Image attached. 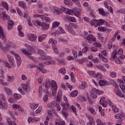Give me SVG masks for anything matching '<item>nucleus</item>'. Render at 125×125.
I'll list each match as a JSON object with an SVG mask.
<instances>
[{
    "label": "nucleus",
    "mask_w": 125,
    "mask_h": 125,
    "mask_svg": "<svg viewBox=\"0 0 125 125\" xmlns=\"http://www.w3.org/2000/svg\"><path fill=\"white\" fill-rule=\"evenodd\" d=\"M33 23L35 26H40V27H42V30L43 31H45V30H48L49 28V24L45 23H42V22L36 21H33Z\"/></svg>",
    "instance_id": "1"
},
{
    "label": "nucleus",
    "mask_w": 125,
    "mask_h": 125,
    "mask_svg": "<svg viewBox=\"0 0 125 125\" xmlns=\"http://www.w3.org/2000/svg\"><path fill=\"white\" fill-rule=\"evenodd\" d=\"M90 15L91 17H92V18H93V19H92V20H90L88 18L84 17L83 18V20H84V21L89 22V23H90V24L93 26V25H94V24H97V23H98V21H97V20L94 19L95 18V15H94V14H93V12H91L90 13Z\"/></svg>",
    "instance_id": "2"
},
{
    "label": "nucleus",
    "mask_w": 125,
    "mask_h": 125,
    "mask_svg": "<svg viewBox=\"0 0 125 125\" xmlns=\"http://www.w3.org/2000/svg\"><path fill=\"white\" fill-rule=\"evenodd\" d=\"M0 18L3 20V21H5L6 20H9L10 19V17L7 14H5V11L4 9L0 8Z\"/></svg>",
    "instance_id": "3"
},
{
    "label": "nucleus",
    "mask_w": 125,
    "mask_h": 125,
    "mask_svg": "<svg viewBox=\"0 0 125 125\" xmlns=\"http://www.w3.org/2000/svg\"><path fill=\"white\" fill-rule=\"evenodd\" d=\"M11 53H12V54H13V55L15 56V59L17 60V66L19 67V66L21 65V58L20 57V56H19V55L16 53V52H15L14 51H11Z\"/></svg>",
    "instance_id": "4"
},
{
    "label": "nucleus",
    "mask_w": 125,
    "mask_h": 125,
    "mask_svg": "<svg viewBox=\"0 0 125 125\" xmlns=\"http://www.w3.org/2000/svg\"><path fill=\"white\" fill-rule=\"evenodd\" d=\"M50 86L52 87L53 95H55L57 90V83H56V82L54 80L52 81Z\"/></svg>",
    "instance_id": "5"
},
{
    "label": "nucleus",
    "mask_w": 125,
    "mask_h": 125,
    "mask_svg": "<svg viewBox=\"0 0 125 125\" xmlns=\"http://www.w3.org/2000/svg\"><path fill=\"white\" fill-rule=\"evenodd\" d=\"M123 53H124V50H123L122 48L119 49V50L117 52V50L115 49L112 53V57L113 58V59H115V58H116V55H117V54H119V55H121L123 54Z\"/></svg>",
    "instance_id": "6"
},
{
    "label": "nucleus",
    "mask_w": 125,
    "mask_h": 125,
    "mask_svg": "<svg viewBox=\"0 0 125 125\" xmlns=\"http://www.w3.org/2000/svg\"><path fill=\"white\" fill-rule=\"evenodd\" d=\"M65 29L67 31H71L73 28L76 29V28H78V25L76 23H70L69 25L65 24Z\"/></svg>",
    "instance_id": "7"
},
{
    "label": "nucleus",
    "mask_w": 125,
    "mask_h": 125,
    "mask_svg": "<svg viewBox=\"0 0 125 125\" xmlns=\"http://www.w3.org/2000/svg\"><path fill=\"white\" fill-rule=\"evenodd\" d=\"M22 51L25 55L27 56L28 58H29V59H33L34 57L32 56V51L30 50H27L25 49H22Z\"/></svg>",
    "instance_id": "8"
},
{
    "label": "nucleus",
    "mask_w": 125,
    "mask_h": 125,
    "mask_svg": "<svg viewBox=\"0 0 125 125\" xmlns=\"http://www.w3.org/2000/svg\"><path fill=\"white\" fill-rule=\"evenodd\" d=\"M28 40L31 41V42H36V40L37 39V35L34 34H30L28 35Z\"/></svg>",
    "instance_id": "9"
},
{
    "label": "nucleus",
    "mask_w": 125,
    "mask_h": 125,
    "mask_svg": "<svg viewBox=\"0 0 125 125\" xmlns=\"http://www.w3.org/2000/svg\"><path fill=\"white\" fill-rule=\"evenodd\" d=\"M49 106V107H55V106L57 107V111H59L61 110V107H60V105L59 104H55V102H53V103H50V104H48V106Z\"/></svg>",
    "instance_id": "10"
},
{
    "label": "nucleus",
    "mask_w": 125,
    "mask_h": 125,
    "mask_svg": "<svg viewBox=\"0 0 125 125\" xmlns=\"http://www.w3.org/2000/svg\"><path fill=\"white\" fill-rule=\"evenodd\" d=\"M8 61L10 62V65H11L13 67H15V62H14V59L13 57L10 56V55L7 56Z\"/></svg>",
    "instance_id": "11"
},
{
    "label": "nucleus",
    "mask_w": 125,
    "mask_h": 125,
    "mask_svg": "<svg viewBox=\"0 0 125 125\" xmlns=\"http://www.w3.org/2000/svg\"><path fill=\"white\" fill-rule=\"evenodd\" d=\"M40 60L42 61V60H50L51 58L49 56H47L45 55H42L41 57H39Z\"/></svg>",
    "instance_id": "12"
},
{
    "label": "nucleus",
    "mask_w": 125,
    "mask_h": 125,
    "mask_svg": "<svg viewBox=\"0 0 125 125\" xmlns=\"http://www.w3.org/2000/svg\"><path fill=\"white\" fill-rule=\"evenodd\" d=\"M98 29L101 32H111V31H112V29H107L105 27L102 26H99Z\"/></svg>",
    "instance_id": "13"
},
{
    "label": "nucleus",
    "mask_w": 125,
    "mask_h": 125,
    "mask_svg": "<svg viewBox=\"0 0 125 125\" xmlns=\"http://www.w3.org/2000/svg\"><path fill=\"white\" fill-rule=\"evenodd\" d=\"M0 38L2 40H4V42H5V36H4V33H3V29H2V27L0 26Z\"/></svg>",
    "instance_id": "14"
},
{
    "label": "nucleus",
    "mask_w": 125,
    "mask_h": 125,
    "mask_svg": "<svg viewBox=\"0 0 125 125\" xmlns=\"http://www.w3.org/2000/svg\"><path fill=\"white\" fill-rule=\"evenodd\" d=\"M88 119L89 122L87 123V125H95L94 119H93L92 117H91V116H88Z\"/></svg>",
    "instance_id": "15"
},
{
    "label": "nucleus",
    "mask_w": 125,
    "mask_h": 125,
    "mask_svg": "<svg viewBox=\"0 0 125 125\" xmlns=\"http://www.w3.org/2000/svg\"><path fill=\"white\" fill-rule=\"evenodd\" d=\"M86 39L87 41H90L91 42H95L96 41V38L93 37L92 34H89L86 37Z\"/></svg>",
    "instance_id": "16"
},
{
    "label": "nucleus",
    "mask_w": 125,
    "mask_h": 125,
    "mask_svg": "<svg viewBox=\"0 0 125 125\" xmlns=\"http://www.w3.org/2000/svg\"><path fill=\"white\" fill-rule=\"evenodd\" d=\"M97 21H98V23H95L93 25V26H95V27H98V26H100V25H101V24H104V23H105L106 22L102 19H100V20H99V21L97 20Z\"/></svg>",
    "instance_id": "17"
},
{
    "label": "nucleus",
    "mask_w": 125,
    "mask_h": 125,
    "mask_svg": "<svg viewBox=\"0 0 125 125\" xmlns=\"http://www.w3.org/2000/svg\"><path fill=\"white\" fill-rule=\"evenodd\" d=\"M39 17H40L42 20H45L46 22H50V18L45 17L44 15L40 16L38 15Z\"/></svg>",
    "instance_id": "18"
},
{
    "label": "nucleus",
    "mask_w": 125,
    "mask_h": 125,
    "mask_svg": "<svg viewBox=\"0 0 125 125\" xmlns=\"http://www.w3.org/2000/svg\"><path fill=\"white\" fill-rule=\"evenodd\" d=\"M62 105L63 106V110H67V109H69V103L68 102H65V103H62Z\"/></svg>",
    "instance_id": "19"
},
{
    "label": "nucleus",
    "mask_w": 125,
    "mask_h": 125,
    "mask_svg": "<svg viewBox=\"0 0 125 125\" xmlns=\"http://www.w3.org/2000/svg\"><path fill=\"white\" fill-rule=\"evenodd\" d=\"M46 34H43L41 36H39L38 38V41L40 42H42L46 38Z\"/></svg>",
    "instance_id": "20"
},
{
    "label": "nucleus",
    "mask_w": 125,
    "mask_h": 125,
    "mask_svg": "<svg viewBox=\"0 0 125 125\" xmlns=\"http://www.w3.org/2000/svg\"><path fill=\"white\" fill-rule=\"evenodd\" d=\"M124 113H121L117 114L115 116V118L117 120H120V119H122L123 117H124Z\"/></svg>",
    "instance_id": "21"
},
{
    "label": "nucleus",
    "mask_w": 125,
    "mask_h": 125,
    "mask_svg": "<svg viewBox=\"0 0 125 125\" xmlns=\"http://www.w3.org/2000/svg\"><path fill=\"white\" fill-rule=\"evenodd\" d=\"M50 83H51V82H50L49 80H48L47 82H46L45 85L46 90H48V89H49V87H50Z\"/></svg>",
    "instance_id": "22"
},
{
    "label": "nucleus",
    "mask_w": 125,
    "mask_h": 125,
    "mask_svg": "<svg viewBox=\"0 0 125 125\" xmlns=\"http://www.w3.org/2000/svg\"><path fill=\"white\" fill-rule=\"evenodd\" d=\"M86 82H85V81L83 82L82 84H81V85L79 86V88L82 89H84V88H85L86 86Z\"/></svg>",
    "instance_id": "23"
},
{
    "label": "nucleus",
    "mask_w": 125,
    "mask_h": 125,
    "mask_svg": "<svg viewBox=\"0 0 125 125\" xmlns=\"http://www.w3.org/2000/svg\"><path fill=\"white\" fill-rule=\"evenodd\" d=\"M0 108L7 109V103L4 102L3 104H1V102H0Z\"/></svg>",
    "instance_id": "24"
},
{
    "label": "nucleus",
    "mask_w": 125,
    "mask_h": 125,
    "mask_svg": "<svg viewBox=\"0 0 125 125\" xmlns=\"http://www.w3.org/2000/svg\"><path fill=\"white\" fill-rule=\"evenodd\" d=\"M5 91L8 95H12V91L9 88H5Z\"/></svg>",
    "instance_id": "25"
},
{
    "label": "nucleus",
    "mask_w": 125,
    "mask_h": 125,
    "mask_svg": "<svg viewBox=\"0 0 125 125\" xmlns=\"http://www.w3.org/2000/svg\"><path fill=\"white\" fill-rule=\"evenodd\" d=\"M13 97L15 99L18 100L19 99H21V95L18 93H15L14 94Z\"/></svg>",
    "instance_id": "26"
},
{
    "label": "nucleus",
    "mask_w": 125,
    "mask_h": 125,
    "mask_svg": "<svg viewBox=\"0 0 125 125\" xmlns=\"http://www.w3.org/2000/svg\"><path fill=\"white\" fill-rule=\"evenodd\" d=\"M67 21H70L71 22H76V19L73 17H68L66 18Z\"/></svg>",
    "instance_id": "27"
},
{
    "label": "nucleus",
    "mask_w": 125,
    "mask_h": 125,
    "mask_svg": "<svg viewBox=\"0 0 125 125\" xmlns=\"http://www.w3.org/2000/svg\"><path fill=\"white\" fill-rule=\"evenodd\" d=\"M20 6H21L22 8H27V6L26 5V3L25 2H21L19 3Z\"/></svg>",
    "instance_id": "28"
},
{
    "label": "nucleus",
    "mask_w": 125,
    "mask_h": 125,
    "mask_svg": "<svg viewBox=\"0 0 125 125\" xmlns=\"http://www.w3.org/2000/svg\"><path fill=\"white\" fill-rule=\"evenodd\" d=\"M58 26H59V22L55 21L53 23L52 29H55V28H57Z\"/></svg>",
    "instance_id": "29"
},
{
    "label": "nucleus",
    "mask_w": 125,
    "mask_h": 125,
    "mask_svg": "<svg viewBox=\"0 0 125 125\" xmlns=\"http://www.w3.org/2000/svg\"><path fill=\"white\" fill-rule=\"evenodd\" d=\"M21 87L23 90H25V92H27V88H28V86L26 84H21Z\"/></svg>",
    "instance_id": "30"
},
{
    "label": "nucleus",
    "mask_w": 125,
    "mask_h": 125,
    "mask_svg": "<svg viewBox=\"0 0 125 125\" xmlns=\"http://www.w3.org/2000/svg\"><path fill=\"white\" fill-rule=\"evenodd\" d=\"M64 9L65 10V12L66 13H67V14H70L71 15V14H72V13H74V12H75V11H74V10H72L71 9H66L64 8Z\"/></svg>",
    "instance_id": "31"
},
{
    "label": "nucleus",
    "mask_w": 125,
    "mask_h": 125,
    "mask_svg": "<svg viewBox=\"0 0 125 125\" xmlns=\"http://www.w3.org/2000/svg\"><path fill=\"white\" fill-rule=\"evenodd\" d=\"M30 107H31V109H33V110H36V109L38 107H39V104H30Z\"/></svg>",
    "instance_id": "32"
},
{
    "label": "nucleus",
    "mask_w": 125,
    "mask_h": 125,
    "mask_svg": "<svg viewBox=\"0 0 125 125\" xmlns=\"http://www.w3.org/2000/svg\"><path fill=\"white\" fill-rule=\"evenodd\" d=\"M59 72L62 74V75H65L66 74V69L64 68H62L59 70Z\"/></svg>",
    "instance_id": "33"
},
{
    "label": "nucleus",
    "mask_w": 125,
    "mask_h": 125,
    "mask_svg": "<svg viewBox=\"0 0 125 125\" xmlns=\"http://www.w3.org/2000/svg\"><path fill=\"white\" fill-rule=\"evenodd\" d=\"M71 81L73 83H76V79L75 78V74L73 72L71 73Z\"/></svg>",
    "instance_id": "34"
},
{
    "label": "nucleus",
    "mask_w": 125,
    "mask_h": 125,
    "mask_svg": "<svg viewBox=\"0 0 125 125\" xmlns=\"http://www.w3.org/2000/svg\"><path fill=\"white\" fill-rule=\"evenodd\" d=\"M71 96L72 97H76V96H77V95H78V91H73L71 94H70Z\"/></svg>",
    "instance_id": "35"
},
{
    "label": "nucleus",
    "mask_w": 125,
    "mask_h": 125,
    "mask_svg": "<svg viewBox=\"0 0 125 125\" xmlns=\"http://www.w3.org/2000/svg\"><path fill=\"white\" fill-rule=\"evenodd\" d=\"M99 12L100 14L102 15V16H105V15H106V13H105V11H104L102 9H99Z\"/></svg>",
    "instance_id": "36"
},
{
    "label": "nucleus",
    "mask_w": 125,
    "mask_h": 125,
    "mask_svg": "<svg viewBox=\"0 0 125 125\" xmlns=\"http://www.w3.org/2000/svg\"><path fill=\"white\" fill-rule=\"evenodd\" d=\"M99 56L100 58H102V59L103 60V61L104 62H107L108 60H107V59L105 58V57H104L102 55V54H99Z\"/></svg>",
    "instance_id": "37"
},
{
    "label": "nucleus",
    "mask_w": 125,
    "mask_h": 125,
    "mask_svg": "<svg viewBox=\"0 0 125 125\" xmlns=\"http://www.w3.org/2000/svg\"><path fill=\"white\" fill-rule=\"evenodd\" d=\"M97 68L99 69L100 70H101V71H103L104 72H106V69H105V68H104V67L102 65H99L97 66Z\"/></svg>",
    "instance_id": "38"
},
{
    "label": "nucleus",
    "mask_w": 125,
    "mask_h": 125,
    "mask_svg": "<svg viewBox=\"0 0 125 125\" xmlns=\"http://www.w3.org/2000/svg\"><path fill=\"white\" fill-rule=\"evenodd\" d=\"M8 78V82H10V83H12L13 81H14V77L13 76H7Z\"/></svg>",
    "instance_id": "39"
},
{
    "label": "nucleus",
    "mask_w": 125,
    "mask_h": 125,
    "mask_svg": "<svg viewBox=\"0 0 125 125\" xmlns=\"http://www.w3.org/2000/svg\"><path fill=\"white\" fill-rule=\"evenodd\" d=\"M2 6H3V7L6 8V9L8 10V4H7V3H6V2H2Z\"/></svg>",
    "instance_id": "40"
},
{
    "label": "nucleus",
    "mask_w": 125,
    "mask_h": 125,
    "mask_svg": "<svg viewBox=\"0 0 125 125\" xmlns=\"http://www.w3.org/2000/svg\"><path fill=\"white\" fill-rule=\"evenodd\" d=\"M37 69L38 70L41 71L42 73H43V74H44V73H46V71L45 69L40 67V66H38L37 67Z\"/></svg>",
    "instance_id": "41"
},
{
    "label": "nucleus",
    "mask_w": 125,
    "mask_h": 125,
    "mask_svg": "<svg viewBox=\"0 0 125 125\" xmlns=\"http://www.w3.org/2000/svg\"><path fill=\"white\" fill-rule=\"evenodd\" d=\"M3 63L4 64V66H5V67H7V68H9L10 69H11V66H10V64H9L8 62H7L6 61H4Z\"/></svg>",
    "instance_id": "42"
},
{
    "label": "nucleus",
    "mask_w": 125,
    "mask_h": 125,
    "mask_svg": "<svg viewBox=\"0 0 125 125\" xmlns=\"http://www.w3.org/2000/svg\"><path fill=\"white\" fill-rule=\"evenodd\" d=\"M57 62L62 64V65H65V62L63 59H58Z\"/></svg>",
    "instance_id": "43"
},
{
    "label": "nucleus",
    "mask_w": 125,
    "mask_h": 125,
    "mask_svg": "<svg viewBox=\"0 0 125 125\" xmlns=\"http://www.w3.org/2000/svg\"><path fill=\"white\" fill-rule=\"evenodd\" d=\"M42 106H40L36 111V114H39V113H41V112H42Z\"/></svg>",
    "instance_id": "44"
},
{
    "label": "nucleus",
    "mask_w": 125,
    "mask_h": 125,
    "mask_svg": "<svg viewBox=\"0 0 125 125\" xmlns=\"http://www.w3.org/2000/svg\"><path fill=\"white\" fill-rule=\"evenodd\" d=\"M119 81H120V83H123L122 84V91L124 93H125V84L123 83V81H122V80H120Z\"/></svg>",
    "instance_id": "45"
},
{
    "label": "nucleus",
    "mask_w": 125,
    "mask_h": 125,
    "mask_svg": "<svg viewBox=\"0 0 125 125\" xmlns=\"http://www.w3.org/2000/svg\"><path fill=\"white\" fill-rule=\"evenodd\" d=\"M99 84L100 85H101L102 86H105V82L103 80H100L99 82Z\"/></svg>",
    "instance_id": "46"
},
{
    "label": "nucleus",
    "mask_w": 125,
    "mask_h": 125,
    "mask_svg": "<svg viewBox=\"0 0 125 125\" xmlns=\"http://www.w3.org/2000/svg\"><path fill=\"white\" fill-rule=\"evenodd\" d=\"M88 74H89L90 76H92V77H96V75H95V73H94L93 71H88Z\"/></svg>",
    "instance_id": "47"
},
{
    "label": "nucleus",
    "mask_w": 125,
    "mask_h": 125,
    "mask_svg": "<svg viewBox=\"0 0 125 125\" xmlns=\"http://www.w3.org/2000/svg\"><path fill=\"white\" fill-rule=\"evenodd\" d=\"M72 1L75 2L76 4L78 5V6H81V4H80V0H72Z\"/></svg>",
    "instance_id": "48"
},
{
    "label": "nucleus",
    "mask_w": 125,
    "mask_h": 125,
    "mask_svg": "<svg viewBox=\"0 0 125 125\" xmlns=\"http://www.w3.org/2000/svg\"><path fill=\"white\" fill-rule=\"evenodd\" d=\"M71 108L72 110L73 111V112L74 113V114H75V115H76V116L77 115V110H76V107H75V106L74 105H72L71 106Z\"/></svg>",
    "instance_id": "49"
},
{
    "label": "nucleus",
    "mask_w": 125,
    "mask_h": 125,
    "mask_svg": "<svg viewBox=\"0 0 125 125\" xmlns=\"http://www.w3.org/2000/svg\"><path fill=\"white\" fill-rule=\"evenodd\" d=\"M109 102H110V100H108L106 101V102H105V103H103V104H101L103 107H107V103H109Z\"/></svg>",
    "instance_id": "50"
},
{
    "label": "nucleus",
    "mask_w": 125,
    "mask_h": 125,
    "mask_svg": "<svg viewBox=\"0 0 125 125\" xmlns=\"http://www.w3.org/2000/svg\"><path fill=\"white\" fill-rule=\"evenodd\" d=\"M108 47L109 49H112V47H113V43L112 42H108Z\"/></svg>",
    "instance_id": "51"
},
{
    "label": "nucleus",
    "mask_w": 125,
    "mask_h": 125,
    "mask_svg": "<svg viewBox=\"0 0 125 125\" xmlns=\"http://www.w3.org/2000/svg\"><path fill=\"white\" fill-rule=\"evenodd\" d=\"M14 109H19L20 107V105H18L17 104H14L12 105Z\"/></svg>",
    "instance_id": "52"
},
{
    "label": "nucleus",
    "mask_w": 125,
    "mask_h": 125,
    "mask_svg": "<svg viewBox=\"0 0 125 125\" xmlns=\"http://www.w3.org/2000/svg\"><path fill=\"white\" fill-rule=\"evenodd\" d=\"M52 35L53 36H58V35H60V32H58V31H57V32H53L52 33Z\"/></svg>",
    "instance_id": "53"
},
{
    "label": "nucleus",
    "mask_w": 125,
    "mask_h": 125,
    "mask_svg": "<svg viewBox=\"0 0 125 125\" xmlns=\"http://www.w3.org/2000/svg\"><path fill=\"white\" fill-rule=\"evenodd\" d=\"M110 76L112 77V78H115V77L117 76V74L116 73V72H111L110 73Z\"/></svg>",
    "instance_id": "54"
},
{
    "label": "nucleus",
    "mask_w": 125,
    "mask_h": 125,
    "mask_svg": "<svg viewBox=\"0 0 125 125\" xmlns=\"http://www.w3.org/2000/svg\"><path fill=\"white\" fill-rule=\"evenodd\" d=\"M116 94H117L118 95V96H121V95H122V92L120 91H119V90H116L115 91Z\"/></svg>",
    "instance_id": "55"
},
{
    "label": "nucleus",
    "mask_w": 125,
    "mask_h": 125,
    "mask_svg": "<svg viewBox=\"0 0 125 125\" xmlns=\"http://www.w3.org/2000/svg\"><path fill=\"white\" fill-rule=\"evenodd\" d=\"M97 125H103V123H102V121L100 120V119L97 120Z\"/></svg>",
    "instance_id": "56"
},
{
    "label": "nucleus",
    "mask_w": 125,
    "mask_h": 125,
    "mask_svg": "<svg viewBox=\"0 0 125 125\" xmlns=\"http://www.w3.org/2000/svg\"><path fill=\"white\" fill-rule=\"evenodd\" d=\"M64 3L65 5H69V4L71 3V1L69 0H64Z\"/></svg>",
    "instance_id": "57"
},
{
    "label": "nucleus",
    "mask_w": 125,
    "mask_h": 125,
    "mask_svg": "<svg viewBox=\"0 0 125 125\" xmlns=\"http://www.w3.org/2000/svg\"><path fill=\"white\" fill-rule=\"evenodd\" d=\"M54 51L55 53L57 54H58L59 53V51L58 50V49L56 48V47L54 46L53 47Z\"/></svg>",
    "instance_id": "58"
},
{
    "label": "nucleus",
    "mask_w": 125,
    "mask_h": 125,
    "mask_svg": "<svg viewBox=\"0 0 125 125\" xmlns=\"http://www.w3.org/2000/svg\"><path fill=\"white\" fill-rule=\"evenodd\" d=\"M54 13H56V14H57V15H60V14L61 12L59 11L58 9H55L54 11Z\"/></svg>",
    "instance_id": "59"
},
{
    "label": "nucleus",
    "mask_w": 125,
    "mask_h": 125,
    "mask_svg": "<svg viewBox=\"0 0 125 125\" xmlns=\"http://www.w3.org/2000/svg\"><path fill=\"white\" fill-rule=\"evenodd\" d=\"M17 11L19 15L20 16H22V13L21 12V10H20V9L19 8H17Z\"/></svg>",
    "instance_id": "60"
},
{
    "label": "nucleus",
    "mask_w": 125,
    "mask_h": 125,
    "mask_svg": "<svg viewBox=\"0 0 125 125\" xmlns=\"http://www.w3.org/2000/svg\"><path fill=\"white\" fill-rule=\"evenodd\" d=\"M59 30L60 31V33L61 34H66V32H65V30L62 28V27H59Z\"/></svg>",
    "instance_id": "61"
},
{
    "label": "nucleus",
    "mask_w": 125,
    "mask_h": 125,
    "mask_svg": "<svg viewBox=\"0 0 125 125\" xmlns=\"http://www.w3.org/2000/svg\"><path fill=\"white\" fill-rule=\"evenodd\" d=\"M104 100H105V97H102L100 101V104H103V103H105Z\"/></svg>",
    "instance_id": "62"
},
{
    "label": "nucleus",
    "mask_w": 125,
    "mask_h": 125,
    "mask_svg": "<svg viewBox=\"0 0 125 125\" xmlns=\"http://www.w3.org/2000/svg\"><path fill=\"white\" fill-rule=\"evenodd\" d=\"M87 47H84L82 50V52L84 53L85 52H87Z\"/></svg>",
    "instance_id": "63"
},
{
    "label": "nucleus",
    "mask_w": 125,
    "mask_h": 125,
    "mask_svg": "<svg viewBox=\"0 0 125 125\" xmlns=\"http://www.w3.org/2000/svg\"><path fill=\"white\" fill-rule=\"evenodd\" d=\"M91 49L92 51L96 52L97 51V47L93 46L91 48Z\"/></svg>",
    "instance_id": "64"
}]
</instances>
